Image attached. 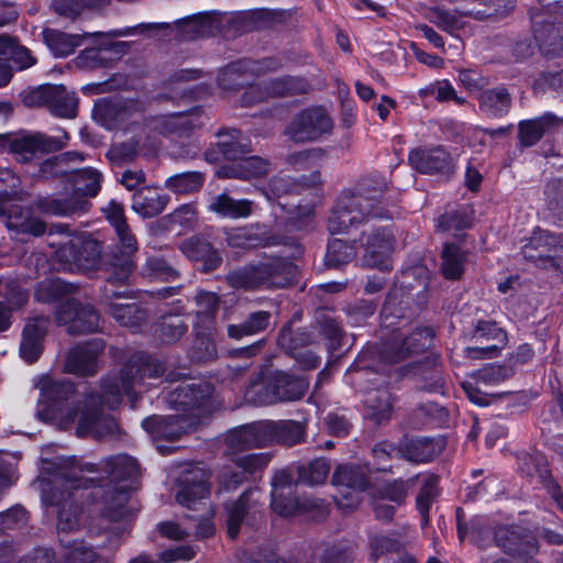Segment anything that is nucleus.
Instances as JSON below:
<instances>
[{
    "label": "nucleus",
    "mask_w": 563,
    "mask_h": 563,
    "mask_svg": "<svg viewBox=\"0 0 563 563\" xmlns=\"http://www.w3.org/2000/svg\"><path fill=\"white\" fill-rule=\"evenodd\" d=\"M387 181L382 177H365L353 189L345 190L353 195V199L364 209H369L374 218H382L384 211L378 207L384 192L387 190Z\"/></svg>",
    "instance_id": "26"
},
{
    "label": "nucleus",
    "mask_w": 563,
    "mask_h": 563,
    "mask_svg": "<svg viewBox=\"0 0 563 563\" xmlns=\"http://www.w3.org/2000/svg\"><path fill=\"white\" fill-rule=\"evenodd\" d=\"M54 92L49 97V111L60 118L74 119L77 115L78 99L63 85H52Z\"/></svg>",
    "instance_id": "47"
},
{
    "label": "nucleus",
    "mask_w": 563,
    "mask_h": 563,
    "mask_svg": "<svg viewBox=\"0 0 563 563\" xmlns=\"http://www.w3.org/2000/svg\"><path fill=\"white\" fill-rule=\"evenodd\" d=\"M332 483L342 489L336 498L339 507L354 509L361 504V494L366 489L368 478L360 465L344 464L334 471Z\"/></svg>",
    "instance_id": "11"
},
{
    "label": "nucleus",
    "mask_w": 563,
    "mask_h": 563,
    "mask_svg": "<svg viewBox=\"0 0 563 563\" xmlns=\"http://www.w3.org/2000/svg\"><path fill=\"white\" fill-rule=\"evenodd\" d=\"M268 453H250L232 459L235 468H241L247 476L262 472L269 463Z\"/></svg>",
    "instance_id": "64"
},
{
    "label": "nucleus",
    "mask_w": 563,
    "mask_h": 563,
    "mask_svg": "<svg viewBox=\"0 0 563 563\" xmlns=\"http://www.w3.org/2000/svg\"><path fill=\"white\" fill-rule=\"evenodd\" d=\"M409 163L421 174L449 175L454 172L453 159L443 146L412 150L409 153Z\"/></svg>",
    "instance_id": "18"
},
{
    "label": "nucleus",
    "mask_w": 563,
    "mask_h": 563,
    "mask_svg": "<svg viewBox=\"0 0 563 563\" xmlns=\"http://www.w3.org/2000/svg\"><path fill=\"white\" fill-rule=\"evenodd\" d=\"M136 104H129L124 101H111L101 99L96 102L95 114L100 115L103 119L113 120L115 122H123L128 117L131 115L132 108Z\"/></svg>",
    "instance_id": "58"
},
{
    "label": "nucleus",
    "mask_w": 563,
    "mask_h": 563,
    "mask_svg": "<svg viewBox=\"0 0 563 563\" xmlns=\"http://www.w3.org/2000/svg\"><path fill=\"white\" fill-rule=\"evenodd\" d=\"M75 287L62 279H44L35 288L34 296L40 302L60 300L65 295L73 292Z\"/></svg>",
    "instance_id": "56"
},
{
    "label": "nucleus",
    "mask_w": 563,
    "mask_h": 563,
    "mask_svg": "<svg viewBox=\"0 0 563 563\" xmlns=\"http://www.w3.org/2000/svg\"><path fill=\"white\" fill-rule=\"evenodd\" d=\"M56 322L65 327L67 333L71 335L88 334L100 329V317L96 309L74 298L59 306L56 311Z\"/></svg>",
    "instance_id": "10"
},
{
    "label": "nucleus",
    "mask_w": 563,
    "mask_h": 563,
    "mask_svg": "<svg viewBox=\"0 0 563 563\" xmlns=\"http://www.w3.org/2000/svg\"><path fill=\"white\" fill-rule=\"evenodd\" d=\"M20 178L10 169H0V201H23Z\"/></svg>",
    "instance_id": "62"
},
{
    "label": "nucleus",
    "mask_w": 563,
    "mask_h": 563,
    "mask_svg": "<svg viewBox=\"0 0 563 563\" xmlns=\"http://www.w3.org/2000/svg\"><path fill=\"white\" fill-rule=\"evenodd\" d=\"M222 13L218 11L198 13L184 19L179 24V38L184 41L208 36L221 25Z\"/></svg>",
    "instance_id": "30"
},
{
    "label": "nucleus",
    "mask_w": 563,
    "mask_h": 563,
    "mask_svg": "<svg viewBox=\"0 0 563 563\" xmlns=\"http://www.w3.org/2000/svg\"><path fill=\"white\" fill-rule=\"evenodd\" d=\"M225 444L234 451L264 446L262 421L229 432L225 437Z\"/></svg>",
    "instance_id": "41"
},
{
    "label": "nucleus",
    "mask_w": 563,
    "mask_h": 563,
    "mask_svg": "<svg viewBox=\"0 0 563 563\" xmlns=\"http://www.w3.org/2000/svg\"><path fill=\"white\" fill-rule=\"evenodd\" d=\"M179 250L191 261L202 262L205 271H212L221 263V257L203 238L194 236L184 241Z\"/></svg>",
    "instance_id": "33"
},
{
    "label": "nucleus",
    "mask_w": 563,
    "mask_h": 563,
    "mask_svg": "<svg viewBox=\"0 0 563 563\" xmlns=\"http://www.w3.org/2000/svg\"><path fill=\"white\" fill-rule=\"evenodd\" d=\"M164 372L162 362L136 353L123 364L118 374L101 379V394L89 393L82 404L73 407L52 408V418L60 429H68L78 420L76 434L80 438L91 435L103 440L112 437L118 431V424L113 417L103 413V405L114 409L125 395L134 407L137 400L136 389L141 388L146 378L161 377Z\"/></svg>",
    "instance_id": "1"
},
{
    "label": "nucleus",
    "mask_w": 563,
    "mask_h": 563,
    "mask_svg": "<svg viewBox=\"0 0 563 563\" xmlns=\"http://www.w3.org/2000/svg\"><path fill=\"white\" fill-rule=\"evenodd\" d=\"M205 181V175L200 172H186L170 176L165 181V187L175 194H190L198 191Z\"/></svg>",
    "instance_id": "54"
},
{
    "label": "nucleus",
    "mask_w": 563,
    "mask_h": 563,
    "mask_svg": "<svg viewBox=\"0 0 563 563\" xmlns=\"http://www.w3.org/2000/svg\"><path fill=\"white\" fill-rule=\"evenodd\" d=\"M134 268L135 264L131 257L113 253L107 264V283L112 286L125 285Z\"/></svg>",
    "instance_id": "53"
},
{
    "label": "nucleus",
    "mask_w": 563,
    "mask_h": 563,
    "mask_svg": "<svg viewBox=\"0 0 563 563\" xmlns=\"http://www.w3.org/2000/svg\"><path fill=\"white\" fill-rule=\"evenodd\" d=\"M142 427L154 439L177 440L190 431L191 422L185 416H152L142 421Z\"/></svg>",
    "instance_id": "28"
},
{
    "label": "nucleus",
    "mask_w": 563,
    "mask_h": 563,
    "mask_svg": "<svg viewBox=\"0 0 563 563\" xmlns=\"http://www.w3.org/2000/svg\"><path fill=\"white\" fill-rule=\"evenodd\" d=\"M269 98L289 97L308 91V82L296 77L273 78L265 81Z\"/></svg>",
    "instance_id": "50"
},
{
    "label": "nucleus",
    "mask_w": 563,
    "mask_h": 563,
    "mask_svg": "<svg viewBox=\"0 0 563 563\" xmlns=\"http://www.w3.org/2000/svg\"><path fill=\"white\" fill-rule=\"evenodd\" d=\"M209 484L205 471L200 467L191 468L179 478V490L176 500L183 507L195 511H202L198 520L196 537L199 539L209 538L214 533V526L211 522L213 509L209 501Z\"/></svg>",
    "instance_id": "4"
},
{
    "label": "nucleus",
    "mask_w": 563,
    "mask_h": 563,
    "mask_svg": "<svg viewBox=\"0 0 563 563\" xmlns=\"http://www.w3.org/2000/svg\"><path fill=\"white\" fill-rule=\"evenodd\" d=\"M364 253L362 263L366 267L377 268L382 272L391 268L390 254L394 250L395 239L386 228H371L363 231Z\"/></svg>",
    "instance_id": "12"
},
{
    "label": "nucleus",
    "mask_w": 563,
    "mask_h": 563,
    "mask_svg": "<svg viewBox=\"0 0 563 563\" xmlns=\"http://www.w3.org/2000/svg\"><path fill=\"white\" fill-rule=\"evenodd\" d=\"M196 322L194 329L214 330V317L220 298L211 291H198L195 296Z\"/></svg>",
    "instance_id": "42"
},
{
    "label": "nucleus",
    "mask_w": 563,
    "mask_h": 563,
    "mask_svg": "<svg viewBox=\"0 0 563 563\" xmlns=\"http://www.w3.org/2000/svg\"><path fill=\"white\" fill-rule=\"evenodd\" d=\"M355 256V242L350 243L340 239H333L328 244L325 264L329 267H339L351 262Z\"/></svg>",
    "instance_id": "55"
},
{
    "label": "nucleus",
    "mask_w": 563,
    "mask_h": 563,
    "mask_svg": "<svg viewBox=\"0 0 563 563\" xmlns=\"http://www.w3.org/2000/svg\"><path fill=\"white\" fill-rule=\"evenodd\" d=\"M473 339L482 346L466 347L465 353L470 358H490L500 352L507 343V333L493 321H478Z\"/></svg>",
    "instance_id": "17"
},
{
    "label": "nucleus",
    "mask_w": 563,
    "mask_h": 563,
    "mask_svg": "<svg viewBox=\"0 0 563 563\" xmlns=\"http://www.w3.org/2000/svg\"><path fill=\"white\" fill-rule=\"evenodd\" d=\"M272 501L271 507L274 512L282 517H292L312 511L317 508L314 500L305 498L302 500H290L288 506L284 505V499L294 493L292 478L286 471H279L272 481Z\"/></svg>",
    "instance_id": "13"
},
{
    "label": "nucleus",
    "mask_w": 563,
    "mask_h": 563,
    "mask_svg": "<svg viewBox=\"0 0 563 563\" xmlns=\"http://www.w3.org/2000/svg\"><path fill=\"white\" fill-rule=\"evenodd\" d=\"M308 387L309 383L303 377L275 372L264 383L252 385L246 397L256 406L296 401L305 396Z\"/></svg>",
    "instance_id": "5"
},
{
    "label": "nucleus",
    "mask_w": 563,
    "mask_h": 563,
    "mask_svg": "<svg viewBox=\"0 0 563 563\" xmlns=\"http://www.w3.org/2000/svg\"><path fill=\"white\" fill-rule=\"evenodd\" d=\"M195 340L189 350V357L197 363L214 361L218 350L213 339L214 330L194 329Z\"/></svg>",
    "instance_id": "46"
},
{
    "label": "nucleus",
    "mask_w": 563,
    "mask_h": 563,
    "mask_svg": "<svg viewBox=\"0 0 563 563\" xmlns=\"http://www.w3.org/2000/svg\"><path fill=\"white\" fill-rule=\"evenodd\" d=\"M495 540L497 545L511 556L525 559L537 552L536 538L520 527H499L495 532Z\"/></svg>",
    "instance_id": "20"
},
{
    "label": "nucleus",
    "mask_w": 563,
    "mask_h": 563,
    "mask_svg": "<svg viewBox=\"0 0 563 563\" xmlns=\"http://www.w3.org/2000/svg\"><path fill=\"white\" fill-rule=\"evenodd\" d=\"M108 474L109 483L96 488L93 497L100 498V511L110 521H119L128 515L126 503L130 498V486L120 484L140 475V466L133 457L121 454L109 457L102 465Z\"/></svg>",
    "instance_id": "2"
},
{
    "label": "nucleus",
    "mask_w": 563,
    "mask_h": 563,
    "mask_svg": "<svg viewBox=\"0 0 563 563\" xmlns=\"http://www.w3.org/2000/svg\"><path fill=\"white\" fill-rule=\"evenodd\" d=\"M187 332V324L179 316H164L156 333L163 343H175Z\"/></svg>",
    "instance_id": "57"
},
{
    "label": "nucleus",
    "mask_w": 563,
    "mask_h": 563,
    "mask_svg": "<svg viewBox=\"0 0 563 563\" xmlns=\"http://www.w3.org/2000/svg\"><path fill=\"white\" fill-rule=\"evenodd\" d=\"M100 243L85 234H75L55 252L58 268L69 272L88 273L100 265Z\"/></svg>",
    "instance_id": "7"
},
{
    "label": "nucleus",
    "mask_w": 563,
    "mask_h": 563,
    "mask_svg": "<svg viewBox=\"0 0 563 563\" xmlns=\"http://www.w3.org/2000/svg\"><path fill=\"white\" fill-rule=\"evenodd\" d=\"M439 477L437 475H427L419 488L416 497V507L420 514L422 525L429 523V510L433 501L439 496Z\"/></svg>",
    "instance_id": "49"
},
{
    "label": "nucleus",
    "mask_w": 563,
    "mask_h": 563,
    "mask_svg": "<svg viewBox=\"0 0 563 563\" xmlns=\"http://www.w3.org/2000/svg\"><path fill=\"white\" fill-rule=\"evenodd\" d=\"M419 476H412L408 479H395L385 484L380 490V499L389 500L396 505L405 503L408 492L417 484Z\"/></svg>",
    "instance_id": "60"
},
{
    "label": "nucleus",
    "mask_w": 563,
    "mask_h": 563,
    "mask_svg": "<svg viewBox=\"0 0 563 563\" xmlns=\"http://www.w3.org/2000/svg\"><path fill=\"white\" fill-rule=\"evenodd\" d=\"M466 255L454 244L446 243L442 251L441 271L446 279H459L465 268Z\"/></svg>",
    "instance_id": "51"
},
{
    "label": "nucleus",
    "mask_w": 563,
    "mask_h": 563,
    "mask_svg": "<svg viewBox=\"0 0 563 563\" xmlns=\"http://www.w3.org/2000/svg\"><path fill=\"white\" fill-rule=\"evenodd\" d=\"M75 384L67 379L57 380L45 377L41 380V393L43 397L53 402L54 406L67 400L75 394Z\"/></svg>",
    "instance_id": "52"
},
{
    "label": "nucleus",
    "mask_w": 563,
    "mask_h": 563,
    "mask_svg": "<svg viewBox=\"0 0 563 563\" xmlns=\"http://www.w3.org/2000/svg\"><path fill=\"white\" fill-rule=\"evenodd\" d=\"M97 473V466L89 463H82L76 459H69L65 461V464L60 471L63 479L71 488L88 487L89 484L95 482V477L87 476Z\"/></svg>",
    "instance_id": "44"
},
{
    "label": "nucleus",
    "mask_w": 563,
    "mask_h": 563,
    "mask_svg": "<svg viewBox=\"0 0 563 563\" xmlns=\"http://www.w3.org/2000/svg\"><path fill=\"white\" fill-rule=\"evenodd\" d=\"M14 201H0V217L5 221L9 230L19 233H30L41 236L46 231V224L40 218L33 217L27 208L14 205Z\"/></svg>",
    "instance_id": "21"
},
{
    "label": "nucleus",
    "mask_w": 563,
    "mask_h": 563,
    "mask_svg": "<svg viewBox=\"0 0 563 563\" xmlns=\"http://www.w3.org/2000/svg\"><path fill=\"white\" fill-rule=\"evenodd\" d=\"M398 374L402 377H417L424 384L421 388L437 390L442 385L441 371L439 366V356L429 353L422 360L408 362L398 367Z\"/></svg>",
    "instance_id": "25"
},
{
    "label": "nucleus",
    "mask_w": 563,
    "mask_h": 563,
    "mask_svg": "<svg viewBox=\"0 0 563 563\" xmlns=\"http://www.w3.org/2000/svg\"><path fill=\"white\" fill-rule=\"evenodd\" d=\"M295 276L296 267L292 263L280 257H267L257 264L230 272L225 280L233 288H283L289 285Z\"/></svg>",
    "instance_id": "3"
},
{
    "label": "nucleus",
    "mask_w": 563,
    "mask_h": 563,
    "mask_svg": "<svg viewBox=\"0 0 563 563\" xmlns=\"http://www.w3.org/2000/svg\"><path fill=\"white\" fill-rule=\"evenodd\" d=\"M75 181L77 190L82 198L96 197L101 188V174L92 168H85L77 172Z\"/></svg>",
    "instance_id": "63"
},
{
    "label": "nucleus",
    "mask_w": 563,
    "mask_h": 563,
    "mask_svg": "<svg viewBox=\"0 0 563 563\" xmlns=\"http://www.w3.org/2000/svg\"><path fill=\"white\" fill-rule=\"evenodd\" d=\"M279 66V62L275 58H265L260 62L255 60H242L236 64L229 65L219 76V84L223 88H235L236 86L242 85L241 82L229 85L227 81L230 79H234V76L240 75L241 73L250 71L254 75H262L267 71H272L277 69Z\"/></svg>",
    "instance_id": "36"
},
{
    "label": "nucleus",
    "mask_w": 563,
    "mask_h": 563,
    "mask_svg": "<svg viewBox=\"0 0 563 563\" xmlns=\"http://www.w3.org/2000/svg\"><path fill=\"white\" fill-rule=\"evenodd\" d=\"M202 125L201 113L192 110L186 113H173L158 120V128L169 135L185 136Z\"/></svg>",
    "instance_id": "38"
},
{
    "label": "nucleus",
    "mask_w": 563,
    "mask_h": 563,
    "mask_svg": "<svg viewBox=\"0 0 563 563\" xmlns=\"http://www.w3.org/2000/svg\"><path fill=\"white\" fill-rule=\"evenodd\" d=\"M35 208L44 214L56 217H73L88 212L91 203L81 197L79 192H73L64 198L52 196L38 197L34 202Z\"/></svg>",
    "instance_id": "24"
},
{
    "label": "nucleus",
    "mask_w": 563,
    "mask_h": 563,
    "mask_svg": "<svg viewBox=\"0 0 563 563\" xmlns=\"http://www.w3.org/2000/svg\"><path fill=\"white\" fill-rule=\"evenodd\" d=\"M43 37L46 45L55 56L65 57L75 52L81 45L82 35L67 34L55 29H45Z\"/></svg>",
    "instance_id": "45"
},
{
    "label": "nucleus",
    "mask_w": 563,
    "mask_h": 563,
    "mask_svg": "<svg viewBox=\"0 0 563 563\" xmlns=\"http://www.w3.org/2000/svg\"><path fill=\"white\" fill-rule=\"evenodd\" d=\"M124 296L123 291H115L108 287L104 288L102 301H104L110 309L111 316L121 324L128 328H139L146 318V313L135 303H115L114 299Z\"/></svg>",
    "instance_id": "29"
},
{
    "label": "nucleus",
    "mask_w": 563,
    "mask_h": 563,
    "mask_svg": "<svg viewBox=\"0 0 563 563\" xmlns=\"http://www.w3.org/2000/svg\"><path fill=\"white\" fill-rule=\"evenodd\" d=\"M441 451V446L430 439H411L402 444L398 454L400 457L413 462L426 463L433 460Z\"/></svg>",
    "instance_id": "43"
},
{
    "label": "nucleus",
    "mask_w": 563,
    "mask_h": 563,
    "mask_svg": "<svg viewBox=\"0 0 563 563\" xmlns=\"http://www.w3.org/2000/svg\"><path fill=\"white\" fill-rule=\"evenodd\" d=\"M455 12L476 20L501 18L515 7V0H450Z\"/></svg>",
    "instance_id": "23"
},
{
    "label": "nucleus",
    "mask_w": 563,
    "mask_h": 563,
    "mask_svg": "<svg viewBox=\"0 0 563 563\" xmlns=\"http://www.w3.org/2000/svg\"><path fill=\"white\" fill-rule=\"evenodd\" d=\"M523 257L542 268H563V235L537 229L521 249Z\"/></svg>",
    "instance_id": "9"
},
{
    "label": "nucleus",
    "mask_w": 563,
    "mask_h": 563,
    "mask_svg": "<svg viewBox=\"0 0 563 563\" xmlns=\"http://www.w3.org/2000/svg\"><path fill=\"white\" fill-rule=\"evenodd\" d=\"M262 429L264 446L272 444L291 446L303 438L302 426L294 420H263Z\"/></svg>",
    "instance_id": "27"
},
{
    "label": "nucleus",
    "mask_w": 563,
    "mask_h": 563,
    "mask_svg": "<svg viewBox=\"0 0 563 563\" xmlns=\"http://www.w3.org/2000/svg\"><path fill=\"white\" fill-rule=\"evenodd\" d=\"M531 22L541 52L549 57L563 55V25L545 21L542 13H532Z\"/></svg>",
    "instance_id": "22"
},
{
    "label": "nucleus",
    "mask_w": 563,
    "mask_h": 563,
    "mask_svg": "<svg viewBox=\"0 0 563 563\" xmlns=\"http://www.w3.org/2000/svg\"><path fill=\"white\" fill-rule=\"evenodd\" d=\"M106 343L102 339H92L78 344L67 353L64 371L77 376L97 374L98 358L103 353Z\"/></svg>",
    "instance_id": "16"
},
{
    "label": "nucleus",
    "mask_w": 563,
    "mask_h": 563,
    "mask_svg": "<svg viewBox=\"0 0 563 563\" xmlns=\"http://www.w3.org/2000/svg\"><path fill=\"white\" fill-rule=\"evenodd\" d=\"M255 203L249 199H234L229 194L222 192L212 198L209 210L230 219L247 218L254 211Z\"/></svg>",
    "instance_id": "34"
},
{
    "label": "nucleus",
    "mask_w": 563,
    "mask_h": 563,
    "mask_svg": "<svg viewBox=\"0 0 563 563\" xmlns=\"http://www.w3.org/2000/svg\"><path fill=\"white\" fill-rule=\"evenodd\" d=\"M272 313L266 310H256L238 324H229L227 334L230 339L242 340L245 336L264 332L271 324Z\"/></svg>",
    "instance_id": "40"
},
{
    "label": "nucleus",
    "mask_w": 563,
    "mask_h": 563,
    "mask_svg": "<svg viewBox=\"0 0 563 563\" xmlns=\"http://www.w3.org/2000/svg\"><path fill=\"white\" fill-rule=\"evenodd\" d=\"M512 106V97L505 86L484 89L478 95L479 110L489 118L507 115Z\"/></svg>",
    "instance_id": "31"
},
{
    "label": "nucleus",
    "mask_w": 563,
    "mask_h": 563,
    "mask_svg": "<svg viewBox=\"0 0 563 563\" xmlns=\"http://www.w3.org/2000/svg\"><path fill=\"white\" fill-rule=\"evenodd\" d=\"M333 129V121L328 111L321 107L306 108L296 113L284 131L292 143L316 142Z\"/></svg>",
    "instance_id": "8"
},
{
    "label": "nucleus",
    "mask_w": 563,
    "mask_h": 563,
    "mask_svg": "<svg viewBox=\"0 0 563 563\" xmlns=\"http://www.w3.org/2000/svg\"><path fill=\"white\" fill-rule=\"evenodd\" d=\"M312 342V336L306 329H292L285 325L278 335V345L289 354L301 346H306Z\"/></svg>",
    "instance_id": "59"
},
{
    "label": "nucleus",
    "mask_w": 563,
    "mask_h": 563,
    "mask_svg": "<svg viewBox=\"0 0 563 563\" xmlns=\"http://www.w3.org/2000/svg\"><path fill=\"white\" fill-rule=\"evenodd\" d=\"M258 490L250 488L245 490L236 500L225 505L228 516V534L231 539H235L240 532V527L252 510H255L257 499L254 497Z\"/></svg>",
    "instance_id": "32"
},
{
    "label": "nucleus",
    "mask_w": 563,
    "mask_h": 563,
    "mask_svg": "<svg viewBox=\"0 0 563 563\" xmlns=\"http://www.w3.org/2000/svg\"><path fill=\"white\" fill-rule=\"evenodd\" d=\"M402 548V543L396 539L376 536L371 541V558L375 563H378L379 560H387L393 554H401Z\"/></svg>",
    "instance_id": "61"
},
{
    "label": "nucleus",
    "mask_w": 563,
    "mask_h": 563,
    "mask_svg": "<svg viewBox=\"0 0 563 563\" xmlns=\"http://www.w3.org/2000/svg\"><path fill=\"white\" fill-rule=\"evenodd\" d=\"M433 336L430 328H417L410 332L395 330L383 345L382 361L402 365L416 361L430 349Z\"/></svg>",
    "instance_id": "6"
},
{
    "label": "nucleus",
    "mask_w": 563,
    "mask_h": 563,
    "mask_svg": "<svg viewBox=\"0 0 563 563\" xmlns=\"http://www.w3.org/2000/svg\"><path fill=\"white\" fill-rule=\"evenodd\" d=\"M209 383H186L174 389L167 398L168 404L177 410L192 411L208 406L212 396Z\"/></svg>",
    "instance_id": "19"
},
{
    "label": "nucleus",
    "mask_w": 563,
    "mask_h": 563,
    "mask_svg": "<svg viewBox=\"0 0 563 563\" xmlns=\"http://www.w3.org/2000/svg\"><path fill=\"white\" fill-rule=\"evenodd\" d=\"M67 140L68 134L66 132H63L62 136H48L44 133L35 132L11 141L10 150L16 161L27 163L37 154H47L62 150L66 145Z\"/></svg>",
    "instance_id": "15"
},
{
    "label": "nucleus",
    "mask_w": 563,
    "mask_h": 563,
    "mask_svg": "<svg viewBox=\"0 0 563 563\" xmlns=\"http://www.w3.org/2000/svg\"><path fill=\"white\" fill-rule=\"evenodd\" d=\"M52 504L58 508V532H71L79 528L80 507L76 504L73 494L60 492L54 494Z\"/></svg>",
    "instance_id": "35"
},
{
    "label": "nucleus",
    "mask_w": 563,
    "mask_h": 563,
    "mask_svg": "<svg viewBox=\"0 0 563 563\" xmlns=\"http://www.w3.org/2000/svg\"><path fill=\"white\" fill-rule=\"evenodd\" d=\"M168 200V196L144 188L133 195L131 208L142 218H154L164 211Z\"/></svg>",
    "instance_id": "39"
},
{
    "label": "nucleus",
    "mask_w": 563,
    "mask_h": 563,
    "mask_svg": "<svg viewBox=\"0 0 563 563\" xmlns=\"http://www.w3.org/2000/svg\"><path fill=\"white\" fill-rule=\"evenodd\" d=\"M561 120L552 113H545L537 119L521 121L519 123V139L523 146H532L552 129L560 124Z\"/></svg>",
    "instance_id": "37"
},
{
    "label": "nucleus",
    "mask_w": 563,
    "mask_h": 563,
    "mask_svg": "<svg viewBox=\"0 0 563 563\" xmlns=\"http://www.w3.org/2000/svg\"><path fill=\"white\" fill-rule=\"evenodd\" d=\"M218 136L221 139L217 143L219 152L228 161H240L251 152L250 144L245 142L238 130H231L227 134L219 133Z\"/></svg>",
    "instance_id": "48"
},
{
    "label": "nucleus",
    "mask_w": 563,
    "mask_h": 563,
    "mask_svg": "<svg viewBox=\"0 0 563 563\" xmlns=\"http://www.w3.org/2000/svg\"><path fill=\"white\" fill-rule=\"evenodd\" d=\"M369 209L361 207L353 195L343 191L339 197L328 221V230L331 234L349 233L351 228L367 222L374 218Z\"/></svg>",
    "instance_id": "14"
}]
</instances>
